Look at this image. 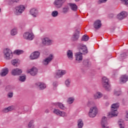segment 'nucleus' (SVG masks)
Returning <instances> with one entry per match:
<instances>
[{"label": "nucleus", "instance_id": "f257e3e1", "mask_svg": "<svg viewBox=\"0 0 128 128\" xmlns=\"http://www.w3.org/2000/svg\"><path fill=\"white\" fill-rule=\"evenodd\" d=\"M120 108V104L118 102L113 104L111 106V112L108 113V118H114V116H118V108Z\"/></svg>", "mask_w": 128, "mask_h": 128}, {"label": "nucleus", "instance_id": "f03ea898", "mask_svg": "<svg viewBox=\"0 0 128 128\" xmlns=\"http://www.w3.org/2000/svg\"><path fill=\"white\" fill-rule=\"evenodd\" d=\"M3 54V58L4 60H12V56H14L12 54V52L10 48H4L2 50Z\"/></svg>", "mask_w": 128, "mask_h": 128}, {"label": "nucleus", "instance_id": "7ed1b4c3", "mask_svg": "<svg viewBox=\"0 0 128 128\" xmlns=\"http://www.w3.org/2000/svg\"><path fill=\"white\" fill-rule=\"evenodd\" d=\"M26 10V7L24 5H20L16 6L14 9V14L16 16H20Z\"/></svg>", "mask_w": 128, "mask_h": 128}, {"label": "nucleus", "instance_id": "20e7f679", "mask_svg": "<svg viewBox=\"0 0 128 128\" xmlns=\"http://www.w3.org/2000/svg\"><path fill=\"white\" fill-rule=\"evenodd\" d=\"M102 84L104 88L108 92L110 90V85L108 82V78L106 76H104L102 78Z\"/></svg>", "mask_w": 128, "mask_h": 128}, {"label": "nucleus", "instance_id": "39448f33", "mask_svg": "<svg viewBox=\"0 0 128 128\" xmlns=\"http://www.w3.org/2000/svg\"><path fill=\"white\" fill-rule=\"evenodd\" d=\"M96 114H98V107L96 106L91 107L89 112V116L94 118L96 116Z\"/></svg>", "mask_w": 128, "mask_h": 128}, {"label": "nucleus", "instance_id": "423d86ee", "mask_svg": "<svg viewBox=\"0 0 128 128\" xmlns=\"http://www.w3.org/2000/svg\"><path fill=\"white\" fill-rule=\"evenodd\" d=\"M23 38H24V40H32L34 38V36L32 32H26L24 33Z\"/></svg>", "mask_w": 128, "mask_h": 128}, {"label": "nucleus", "instance_id": "0eeeda50", "mask_svg": "<svg viewBox=\"0 0 128 128\" xmlns=\"http://www.w3.org/2000/svg\"><path fill=\"white\" fill-rule=\"evenodd\" d=\"M66 70H58L56 72L55 78H62L63 76L66 74Z\"/></svg>", "mask_w": 128, "mask_h": 128}, {"label": "nucleus", "instance_id": "6e6552de", "mask_svg": "<svg viewBox=\"0 0 128 128\" xmlns=\"http://www.w3.org/2000/svg\"><path fill=\"white\" fill-rule=\"evenodd\" d=\"M65 2L66 0H55L54 4L56 8H60Z\"/></svg>", "mask_w": 128, "mask_h": 128}, {"label": "nucleus", "instance_id": "1a4fd4ad", "mask_svg": "<svg viewBox=\"0 0 128 128\" xmlns=\"http://www.w3.org/2000/svg\"><path fill=\"white\" fill-rule=\"evenodd\" d=\"M80 38V31L78 30H76L72 34L71 38V40L72 42H76Z\"/></svg>", "mask_w": 128, "mask_h": 128}, {"label": "nucleus", "instance_id": "9d476101", "mask_svg": "<svg viewBox=\"0 0 128 128\" xmlns=\"http://www.w3.org/2000/svg\"><path fill=\"white\" fill-rule=\"evenodd\" d=\"M54 59V55L52 54H50L46 58L44 59L42 61V64L44 66H48L50 62Z\"/></svg>", "mask_w": 128, "mask_h": 128}, {"label": "nucleus", "instance_id": "9b49d317", "mask_svg": "<svg viewBox=\"0 0 128 128\" xmlns=\"http://www.w3.org/2000/svg\"><path fill=\"white\" fill-rule=\"evenodd\" d=\"M54 41L49 39L48 38H45L42 39V44L44 46H52Z\"/></svg>", "mask_w": 128, "mask_h": 128}, {"label": "nucleus", "instance_id": "f8f14e48", "mask_svg": "<svg viewBox=\"0 0 128 128\" xmlns=\"http://www.w3.org/2000/svg\"><path fill=\"white\" fill-rule=\"evenodd\" d=\"M53 113L57 116H66L68 114L64 112H62L58 109H54Z\"/></svg>", "mask_w": 128, "mask_h": 128}, {"label": "nucleus", "instance_id": "ddd939ff", "mask_svg": "<svg viewBox=\"0 0 128 128\" xmlns=\"http://www.w3.org/2000/svg\"><path fill=\"white\" fill-rule=\"evenodd\" d=\"M80 52H82L83 54H86L88 52V48L86 45L81 44L79 47Z\"/></svg>", "mask_w": 128, "mask_h": 128}, {"label": "nucleus", "instance_id": "4468645a", "mask_svg": "<svg viewBox=\"0 0 128 128\" xmlns=\"http://www.w3.org/2000/svg\"><path fill=\"white\" fill-rule=\"evenodd\" d=\"M126 16H128V12L123 11L117 15V18L122 20L126 18Z\"/></svg>", "mask_w": 128, "mask_h": 128}, {"label": "nucleus", "instance_id": "2eb2a0df", "mask_svg": "<svg viewBox=\"0 0 128 128\" xmlns=\"http://www.w3.org/2000/svg\"><path fill=\"white\" fill-rule=\"evenodd\" d=\"M75 60L78 62H80L82 60V53L80 52L76 53Z\"/></svg>", "mask_w": 128, "mask_h": 128}, {"label": "nucleus", "instance_id": "dca6fc26", "mask_svg": "<svg viewBox=\"0 0 128 128\" xmlns=\"http://www.w3.org/2000/svg\"><path fill=\"white\" fill-rule=\"evenodd\" d=\"M22 72V70L18 68L12 70L11 74L12 76H20Z\"/></svg>", "mask_w": 128, "mask_h": 128}, {"label": "nucleus", "instance_id": "f3484780", "mask_svg": "<svg viewBox=\"0 0 128 128\" xmlns=\"http://www.w3.org/2000/svg\"><path fill=\"white\" fill-rule=\"evenodd\" d=\"M30 14L32 16L33 18H37L38 16V9L33 8L30 10Z\"/></svg>", "mask_w": 128, "mask_h": 128}, {"label": "nucleus", "instance_id": "a211bd4d", "mask_svg": "<svg viewBox=\"0 0 128 128\" xmlns=\"http://www.w3.org/2000/svg\"><path fill=\"white\" fill-rule=\"evenodd\" d=\"M36 86L40 90H44L46 88V85L44 82H38L36 84Z\"/></svg>", "mask_w": 128, "mask_h": 128}, {"label": "nucleus", "instance_id": "6ab92c4d", "mask_svg": "<svg viewBox=\"0 0 128 128\" xmlns=\"http://www.w3.org/2000/svg\"><path fill=\"white\" fill-rule=\"evenodd\" d=\"M27 72H28V74H30L31 76H34L38 74V68L36 67H33L30 70H28Z\"/></svg>", "mask_w": 128, "mask_h": 128}, {"label": "nucleus", "instance_id": "aec40b11", "mask_svg": "<svg viewBox=\"0 0 128 128\" xmlns=\"http://www.w3.org/2000/svg\"><path fill=\"white\" fill-rule=\"evenodd\" d=\"M40 52H35L32 53L30 56V60H36V58H40Z\"/></svg>", "mask_w": 128, "mask_h": 128}, {"label": "nucleus", "instance_id": "412c9836", "mask_svg": "<svg viewBox=\"0 0 128 128\" xmlns=\"http://www.w3.org/2000/svg\"><path fill=\"white\" fill-rule=\"evenodd\" d=\"M8 74V69L7 68H4L1 70L0 76H6Z\"/></svg>", "mask_w": 128, "mask_h": 128}, {"label": "nucleus", "instance_id": "4be33fe9", "mask_svg": "<svg viewBox=\"0 0 128 128\" xmlns=\"http://www.w3.org/2000/svg\"><path fill=\"white\" fill-rule=\"evenodd\" d=\"M128 80V76L127 75H122L120 78V84H126Z\"/></svg>", "mask_w": 128, "mask_h": 128}, {"label": "nucleus", "instance_id": "5701e85b", "mask_svg": "<svg viewBox=\"0 0 128 128\" xmlns=\"http://www.w3.org/2000/svg\"><path fill=\"white\" fill-rule=\"evenodd\" d=\"M67 58L70 60H74V53H72V50H68L66 52Z\"/></svg>", "mask_w": 128, "mask_h": 128}, {"label": "nucleus", "instance_id": "b1692460", "mask_svg": "<svg viewBox=\"0 0 128 128\" xmlns=\"http://www.w3.org/2000/svg\"><path fill=\"white\" fill-rule=\"evenodd\" d=\"M94 26L96 30H98L102 26V22L100 20H97L94 22Z\"/></svg>", "mask_w": 128, "mask_h": 128}, {"label": "nucleus", "instance_id": "393cba45", "mask_svg": "<svg viewBox=\"0 0 128 128\" xmlns=\"http://www.w3.org/2000/svg\"><path fill=\"white\" fill-rule=\"evenodd\" d=\"M106 116H104L102 118V122H101V124L102 128H106V126L108 124V121L106 120Z\"/></svg>", "mask_w": 128, "mask_h": 128}, {"label": "nucleus", "instance_id": "a878e982", "mask_svg": "<svg viewBox=\"0 0 128 128\" xmlns=\"http://www.w3.org/2000/svg\"><path fill=\"white\" fill-rule=\"evenodd\" d=\"M69 6L71 10H73L74 12H76V10H78V6L75 4L70 3L69 4Z\"/></svg>", "mask_w": 128, "mask_h": 128}, {"label": "nucleus", "instance_id": "bb28decb", "mask_svg": "<svg viewBox=\"0 0 128 128\" xmlns=\"http://www.w3.org/2000/svg\"><path fill=\"white\" fill-rule=\"evenodd\" d=\"M14 110V106H10L8 108H4L3 110V112H12V110Z\"/></svg>", "mask_w": 128, "mask_h": 128}, {"label": "nucleus", "instance_id": "cd10ccee", "mask_svg": "<svg viewBox=\"0 0 128 128\" xmlns=\"http://www.w3.org/2000/svg\"><path fill=\"white\" fill-rule=\"evenodd\" d=\"M56 106H58L60 108H61V110H66V108L64 106V104H62L61 102H57L55 103Z\"/></svg>", "mask_w": 128, "mask_h": 128}, {"label": "nucleus", "instance_id": "c85d7f7f", "mask_svg": "<svg viewBox=\"0 0 128 128\" xmlns=\"http://www.w3.org/2000/svg\"><path fill=\"white\" fill-rule=\"evenodd\" d=\"M68 10H70V8H68V6H66L62 8V14H66L68 12Z\"/></svg>", "mask_w": 128, "mask_h": 128}, {"label": "nucleus", "instance_id": "c756f323", "mask_svg": "<svg viewBox=\"0 0 128 128\" xmlns=\"http://www.w3.org/2000/svg\"><path fill=\"white\" fill-rule=\"evenodd\" d=\"M102 96V94L100 92H97L94 94V98L95 100H98V98H100Z\"/></svg>", "mask_w": 128, "mask_h": 128}, {"label": "nucleus", "instance_id": "7c9ffc66", "mask_svg": "<svg viewBox=\"0 0 128 128\" xmlns=\"http://www.w3.org/2000/svg\"><path fill=\"white\" fill-rule=\"evenodd\" d=\"M78 128H82V126H84V122L82 119H79L78 120Z\"/></svg>", "mask_w": 128, "mask_h": 128}, {"label": "nucleus", "instance_id": "2f4dec72", "mask_svg": "<svg viewBox=\"0 0 128 128\" xmlns=\"http://www.w3.org/2000/svg\"><path fill=\"white\" fill-rule=\"evenodd\" d=\"M10 34L12 36H16L18 34V30L16 28L12 29L10 32Z\"/></svg>", "mask_w": 128, "mask_h": 128}, {"label": "nucleus", "instance_id": "473e14b6", "mask_svg": "<svg viewBox=\"0 0 128 128\" xmlns=\"http://www.w3.org/2000/svg\"><path fill=\"white\" fill-rule=\"evenodd\" d=\"M74 102V97H70L68 98L67 100V102L69 104H72Z\"/></svg>", "mask_w": 128, "mask_h": 128}, {"label": "nucleus", "instance_id": "72a5a7b5", "mask_svg": "<svg viewBox=\"0 0 128 128\" xmlns=\"http://www.w3.org/2000/svg\"><path fill=\"white\" fill-rule=\"evenodd\" d=\"M89 38H90L88 36V35L84 34L82 37V42H88Z\"/></svg>", "mask_w": 128, "mask_h": 128}, {"label": "nucleus", "instance_id": "f704fd0d", "mask_svg": "<svg viewBox=\"0 0 128 128\" xmlns=\"http://www.w3.org/2000/svg\"><path fill=\"white\" fill-rule=\"evenodd\" d=\"M51 16H52V18H56V16H58V12L57 10L52 11L51 14Z\"/></svg>", "mask_w": 128, "mask_h": 128}, {"label": "nucleus", "instance_id": "c9c22d12", "mask_svg": "<svg viewBox=\"0 0 128 128\" xmlns=\"http://www.w3.org/2000/svg\"><path fill=\"white\" fill-rule=\"evenodd\" d=\"M72 82V80L70 79H67L65 81V84L67 88H70V82Z\"/></svg>", "mask_w": 128, "mask_h": 128}, {"label": "nucleus", "instance_id": "e433bc0d", "mask_svg": "<svg viewBox=\"0 0 128 128\" xmlns=\"http://www.w3.org/2000/svg\"><path fill=\"white\" fill-rule=\"evenodd\" d=\"M18 60L14 59L12 60V64L14 66H18Z\"/></svg>", "mask_w": 128, "mask_h": 128}, {"label": "nucleus", "instance_id": "4c0bfd02", "mask_svg": "<svg viewBox=\"0 0 128 128\" xmlns=\"http://www.w3.org/2000/svg\"><path fill=\"white\" fill-rule=\"evenodd\" d=\"M14 54H17V56H20V54H24V51L22 50H16L14 52Z\"/></svg>", "mask_w": 128, "mask_h": 128}, {"label": "nucleus", "instance_id": "58836bf2", "mask_svg": "<svg viewBox=\"0 0 128 128\" xmlns=\"http://www.w3.org/2000/svg\"><path fill=\"white\" fill-rule=\"evenodd\" d=\"M118 124L120 128H124V122L122 120H119L118 122Z\"/></svg>", "mask_w": 128, "mask_h": 128}, {"label": "nucleus", "instance_id": "ea45409f", "mask_svg": "<svg viewBox=\"0 0 128 128\" xmlns=\"http://www.w3.org/2000/svg\"><path fill=\"white\" fill-rule=\"evenodd\" d=\"M94 101H92V100H89L87 103V106L88 108H90L92 106H94Z\"/></svg>", "mask_w": 128, "mask_h": 128}, {"label": "nucleus", "instance_id": "a19ab883", "mask_svg": "<svg viewBox=\"0 0 128 128\" xmlns=\"http://www.w3.org/2000/svg\"><path fill=\"white\" fill-rule=\"evenodd\" d=\"M26 76H20L19 78V80L20 82H24L26 81Z\"/></svg>", "mask_w": 128, "mask_h": 128}, {"label": "nucleus", "instance_id": "79ce46f5", "mask_svg": "<svg viewBox=\"0 0 128 128\" xmlns=\"http://www.w3.org/2000/svg\"><path fill=\"white\" fill-rule=\"evenodd\" d=\"M120 94H122V92L120 91L117 90H114V96H120Z\"/></svg>", "mask_w": 128, "mask_h": 128}, {"label": "nucleus", "instance_id": "37998d69", "mask_svg": "<svg viewBox=\"0 0 128 128\" xmlns=\"http://www.w3.org/2000/svg\"><path fill=\"white\" fill-rule=\"evenodd\" d=\"M29 128H34V121H30L28 124Z\"/></svg>", "mask_w": 128, "mask_h": 128}, {"label": "nucleus", "instance_id": "c03bdc74", "mask_svg": "<svg viewBox=\"0 0 128 128\" xmlns=\"http://www.w3.org/2000/svg\"><path fill=\"white\" fill-rule=\"evenodd\" d=\"M121 0L123 4H125V6H128V0Z\"/></svg>", "mask_w": 128, "mask_h": 128}, {"label": "nucleus", "instance_id": "a18cd8bd", "mask_svg": "<svg viewBox=\"0 0 128 128\" xmlns=\"http://www.w3.org/2000/svg\"><path fill=\"white\" fill-rule=\"evenodd\" d=\"M83 64L84 66H88L90 62L88 60H85L83 62Z\"/></svg>", "mask_w": 128, "mask_h": 128}, {"label": "nucleus", "instance_id": "49530a36", "mask_svg": "<svg viewBox=\"0 0 128 128\" xmlns=\"http://www.w3.org/2000/svg\"><path fill=\"white\" fill-rule=\"evenodd\" d=\"M14 96V93L12 92H9L8 94V96L9 98H12Z\"/></svg>", "mask_w": 128, "mask_h": 128}, {"label": "nucleus", "instance_id": "de8ad7c7", "mask_svg": "<svg viewBox=\"0 0 128 128\" xmlns=\"http://www.w3.org/2000/svg\"><path fill=\"white\" fill-rule=\"evenodd\" d=\"M108 2V0H99L98 1V4H104V2Z\"/></svg>", "mask_w": 128, "mask_h": 128}, {"label": "nucleus", "instance_id": "09e8293b", "mask_svg": "<svg viewBox=\"0 0 128 128\" xmlns=\"http://www.w3.org/2000/svg\"><path fill=\"white\" fill-rule=\"evenodd\" d=\"M120 56H121V58H125L126 56V53L124 52V53L121 54Z\"/></svg>", "mask_w": 128, "mask_h": 128}, {"label": "nucleus", "instance_id": "8fccbe9b", "mask_svg": "<svg viewBox=\"0 0 128 128\" xmlns=\"http://www.w3.org/2000/svg\"><path fill=\"white\" fill-rule=\"evenodd\" d=\"M53 86L54 88H56V86H58V82H53Z\"/></svg>", "mask_w": 128, "mask_h": 128}, {"label": "nucleus", "instance_id": "3c124183", "mask_svg": "<svg viewBox=\"0 0 128 128\" xmlns=\"http://www.w3.org/2000/svg\"><path fill=\"white\" fill-rule=\"evenodd\" d=\"M12 2H18L19 0H11Z\"/></svg>", "mask_w": 128, "mask_h": 128}, {"label": "nucleus", "instance_id": "603ef678", "mask_svg": "<svg viewBox=\"0 0 128 128\" xmlns=\"http://www.w3.org/2000/svg\"><path fill=\"white\" fill-rule=\"evenodd\" d=\"M45 112H46V114H48V112H50V110H48V109H47L45 110Z\"/></svg>", "mask_w": 128, "mask_h": 128}, {"label": "nucleus", "instance_id": "864d4df0", "mask_svg": "<svg viewBox=\"0 0 128 128\" xmlns=\"http://www.w3.org/2000/svg\"><path fill=\"white\" fill-rule=\"evenodd\" d=\"M8 88H10V86H8L6 87V90H8Z\"/></svg>", "mask_w": 128, "mask_h": 128}, {"label": "nucleus", "instance_id": "5fc2aeb1", "mask_svg": "<svg viewBox=\"0 0 128 128\" xmlns=\"http://www.w3.org/2000/svg\"><path fill=\"white\" fill-rule=\"evenodd\" d=\"M126 120H128V112H127V114H126Z\"/></svg>", "mask_w": 128, "mask_h": 128}, {"label": "nucleus", "instance_id": "6e6d98bb", "mask_svg": "<svg viewBox=\"0 0 128 128\" xmlns=\"http://www.w3.org/2000/svg\"><path fill=\"white\" fill-rule=\"evenodd\" d=\"M2 84V81L0 80V86Z\"/></svg>", "mask_w": 128, "mask_h": 128}, {"label": "nucleus", "instance_id": "4d7b16f0", "mask_svg": "<svg viewBox=\"0 0 128 128\" xmlns=\"http://www.w3.org/2000/svg\"><path fill=\"white\" fill-rule=\"evenodd\" d=\"M106 105L108 106V102L106 103Z\"/></svg>", "mask_w": 128, "mask_h": 128}, {"label": "nucleus", "instance_id": "13d9d810", "mask_svg": "<svg viewBox=\"0 0 128 128\" xmlns=\"http://www.w3.org/2000/svg\"><path fill=\"white\" fill-rule=\"evenodd\" d=\"M48 128V127H46V126H45V127H44V128Z\"/></svg>", "mask_w": 128, "mask_h": 128}, {"label": "nucleus", "instance_id": "bf43d9fd", "mask_svg": "<svg viewBox=\"0 0 128 128\" xmlns=\"http://www.w3.org/2000/svg\"><path fill=\"white\" fill-rule=\"evenodd\" d=\"M106 128H110L109 127H106Z\"/></svg>", "mask_w": 128, "mask_h": 128}, {"label": "nucleus", "instance_id": "052dcab7", "mask_svg": "<svg viewBox=\"0 0 128 128\" xmlns=\"http://www.w3.org/2000/svg\"><path fill=\"white\" fill-rule=\"evenodd\" d=\"M0 10H1V9H0Z\"/></svg>", "mask_w": 128, "mask_h": 128}]
</instances>
